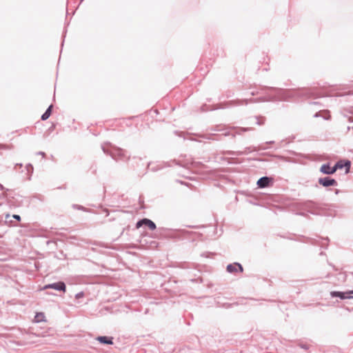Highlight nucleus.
I'll return each mask as SVG.
<instances>
[{
	"mask_svg": "<svg viewBox=\"0 0 353 353\" xmlns=\"http://www.w3.org/2000/svg\"><path fill=\"white\" fill-rule=\"evenodd\" d=\"M48 288H52L63 292H65L66 290L65 285L63 282H58L52 284L46 285L43 288V290H46Z\"/></svg>",
	"mask_w": 353,
	"mask_h": 353,
	"instance_id": "nucleus-2",
	"label": "nucleus"
},
{
	"mask_svg": "<svg viewBox=\"0 0 353 353\" xmlns=\"http://www.w3.org/2000/svg\"><path fill=\"white\" fill-rule=\"evenodd\" d=\"M352 152H353V150H352Z\"/></svg>",
	"mask_w": 353,
	"mask_h": 353,
	"instance_id": "nucleus-15",
	"label": "nucleus"
},
{
	"mask_svg": "<svg viewBox=\"0 0 353 353\" xmlns=\"http://www.w3.org/2000/svg\"><path fill=\"white\" fill-rule=\"evenodd\" d=\"M143 225L147 226L151 230H154L157 228L155 223L148 219H143L138 221L136 228H139Z\"/></svg>",
	"mask_w": 353,
	"mask_h": 353,
	"instance_id": "nucleus-1",
	"label": "nucleus"
},
{
	"mask_svg": "<svg viewBox=\"0 0 353 353\" xmlns=\"http://www.w3.org/2000/svg\"><path fill=\"white\" fill-rule=\"evenodd\" d=\"M97 340L101 343L104 344H112V338H109L107 336H98Z\"/></svg>",
	"mask_w": 353,
	"mask_h": 353,
	"instance_id": "nucleus-9",
	"label": "nucleus"
},
{
	"mask_svg": "<svg viewBox=\"0 0 353 353\" xmlns=\"http://www.w3.org/2000/svg\"><path fill=\"white\" fill-rule=\"evenodd\" d=\"M344 166L347 168H346V172H348L350 167V161H346V162H344V163L343 161H339L334 167L335 171H336L338 169H341Z\"/></svg>",
	"mask_w": 353,
	"mask_h": 353,
	"instance_id": "nucleus-7",
	"label": "nucleus"
},
{
	"mask_svg": "<svg viewBox=\"0 0 353 353\" xmlns=\"http://www.w3.org/2000/svg\"><path fill=\"white\" fill-rule=\"evenodd\" d=\"M352 294H353V290H350V291H348L347 292H331V296H333V297L339 296L341 299H346V298H352V296H347V295Z\"/></svg>",
	"mask_w": 353,
	"mask_h": 353,
	"instance_id": "nucleus-5",
	"label": "nucleus"
},
{
	"mask_svg": "<svg viewBox=\"0 0 353 353\" xmlns=\"http://www.w3.org/2000/svg\"><path fill=\"white\" fill-rule=\"evenodd\" d=\"M75 296H76V299H80L83 296V293L79 292V293L77 294Z\"/></svg>",
	"mask_w": 353,
	"mask_h": 353,
	"instance_id": "nucleus-12",
	"label": "nucleus"
},
{
	"mask_svg": "<svg viewBox=\"0 0 353 353\" xmlns=\"http://www.w3.org/2000/svg\"><path fill=\"white\" fill-rule=\"evenodd\" d=\"M227 270L231 273L236 272L237 271L242 272L243 269V267L241 265V264L235 263L233 264L228 265L227 266Z\"/></svg>",
	"mask_w": 353,
	"mask_h": 353,
	"instance_id": "nucleus-4",
	"label": "nucleus"
},
{
	"mask_svg": "<svg viewBox=\"0 0 353 353\" xmlns=\"http://www.w3.org/2000/svg\"><path fill=\"white\" fill-rule=\"evenodd\" d=\"M0 148H2V147H0Z\"/></svg>",
	"mask_w": 353,
	"mask_h": 353,
	"instance_id": "nucleus-14",
	"label": "nucleus"
},
{
	"mask_svg": "<svg viewBox=\"0 0 353 353\" xmlns=\"http://www.w3.org/2000/svg\"><path fill=\"white\" fill-rule=\"evenodd\" d=\"M319 184L322 185L324 187L332 186L336 185V181L334 179H331L330 177H324L320 178L319 179Z\"/></svg>",
	"mask_w": 353,
	"mask_h": 353,
	"instance_id": "nucleus-3",
	"label": "nucleus"
},
{
	"mask_svg": "<svg viewBox=\"0 0 353 353\" xmlns=\"http://www.w3.org/2000/svg\"><path fill=\"white\" fill-rule=\"evenodd\" d=\"M270 181L268 177H262L257 181V185L259 188H265L268 186Z\"/></svg>",
	"mask_w": 353,
	"mask_h": 353,
	"instance_id": "nucleus-8",
	"label": "nucleus"
},
{
	"mask_svg": "<svg viewBox=\"0 0 353 353\" xmlns=\"http://www.w3.org/2000/svg\"><path fill=\"white\" fill-rule=\"evenodd\" d=\"M52 108V105H50L46 111V112L41 116L42 120H46L50 117V116L51 115Z\"/></svg>",
	"mask_w": 353,
	"mask_h": 353,
	"instance_id": "nucleus-11",
	"label": "nucleus"
},
{
	"mask_svg": "<svg viewBox=\"0 0 353 353\" xmlns=\"http://www.w3.org/2000/svg\"><path fill=\"white\" fill-rule=\"evenodd\" d=\"M13 217H14L15 219L18 220V221H19V220L21 219V218H20V216H19V215H16V214H15V215H13Z\"/></svg>",
	"mask_w": 353,
	"mask_h": 353,
	"instance_id": "nucleus-13",
	"label": "nucleus"
},
{
	"mask_svg": "<svg viewBox=\"0 0 353 353\" xmlns=\"http://www.w3.org/2000/svg\"><path fill=\"white\" fill-rule=\"evenodd\" d=\"M46 316L43 312H37L34 316V321L37 323H40L43 321H46Z\"/></svg>",
	"mask_w": 353,
	"mask_h": 353,
	"instance_id": "nucleus-10",
	"label": "nucleus"
},
{
	"mask_svg": "<svg viewBox=\"0 0 353 353\" xmlns=\"http://www.w3.org/2000/svg\"><path fill=\"white\" fill-rule=\"evenodd\" d=\"M320 170L321 172L325 174H331L336 172L334 167L331 168L329 165L326 164L322 165L320 168Z\"/></svg>",
	"mask_w": 353,
	"mask_h": 353,
	"instance_id": "nucleus-6",
	"label": "nucleus"
}]
</instances>
